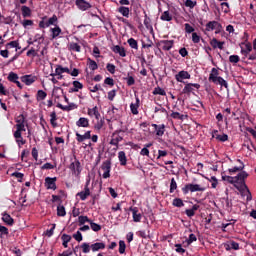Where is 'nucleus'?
<instances>
[{
  "mask_svg": "<svg viewBox=\"0 0 256 256\" xmlns=\"http://www.w3.org/2000/svg\"><path fill=\"white\" fill-rule=\"evenodd\" d=\"M175 79L178 83H183L184 79H191V74L188 71L182 70L175 75Z\"/></svg>",
  "mask_w": 256,
  "mask_h": 256,
  "instance_id": "f3484780",
  "label": "nucleus"
},
{
  "mask_svg": "<svg viewBox=\"0 0 256 256\" xmlns=\"http://www.w3.org/2000/svg\"><path fill=\"white\" fill-rule=\"evenodd\" d=\"M25 125H27V119L25 118V115L20 114L16 118V136L19 137V132L26 131Z\"/></svg>",
  "mask_w": 256,
  "mask_h": 256,
  "instance_id": "7ed1b4c3",
  "label": "nucleus"
},
{
  "mask_svg": "<svg viewBox=\"0 0 256 256\" xmlns=\"http://www.w3.org/2000/svg\"><path fill=\"white\" fill-rule=\"evenodd\" d=\"M15 47H19V40H14L6 44V49H15Z\"/></svg>",
  "mask_w": 256,
  "mask_h": 256,
  "instance_id": "603ef678",
  "label": "nucleus"
},
{
  "mask_svg": "<svg viewBox=\"0 0 256 256\" xmlns=\"http://www.w3.org/2000/svg\"><path fill=\"white\" fill-rule=\"evenodd\" d=\"M69 169L72 175L75 177H80L81 171H83V167L81 166L79 159H77V156L74 155L72 158H70Z\"/></svg>",
  "mask_w": 256,
  "mask_h": 256,
  "instance_id": "f03ea898",
  "label": "nucleus"
},
{
  "mask_svg": "<svg viewBox=\"0 0 256 256\" xmlns=\"http://www.w3.org/2000/svg\"><path fill=\"white\" fill-rule=\"evenodd\" d=\"M184 27H185L186 33H195V28H193V26H191V24L186 23V24H184Z\"/></svg>",
  "mask_w": 256,
  "mask_h": 256,
  "instance_id": "e2e57ef3",
  "label": "nucleus"
},
{
  "mask_svg": "<svg viewBox=\"0 0 256 256\" xmlns=\"http://www.w3.org/2000/svg\"><path fill=\"white\" fill-rule=\"evenodd\" d=\"M47 23L49 27H51V25H55V27H57V23H59V18H57V15L54 14L48 19Z\"/></svg>",
  "mask_w": 256,
  "mask_h": 256,
  "instance_id": "37998d69",
  "label": "nucleus"
},
{
  "mask_svg": "<svg viewBox=\"0 0 256 256\" xmlns=\"http://www.w3.org/2000/svg\"><path fill=\"white\" fill-rule=\"evenodd\" d=\"M73 88L69 89V93H79V90L83 89V83L75 80L72 82Z\"/></svg>",
  "mask_w": 256,
  "mask_h": 256,
  "instance_id": "b1692460",
  "label": "nucleus"
},
{
  "mask_svg": "<svg viewBox=\"0 0 256 256\" xmlns=\"http://www.w3.org/2000/svg\"><path fill=\"white\" fill-rule=\"evenodd\" d=\"M90 249H92L93 253H95L96 251H100V249H105V243L96 242L90 245Z\"/></svg>",
  "mask_w": 256,
  "mask_h": 256,
  "instance_id": "c756f323",
  "label": "nucleus"
},
{
  "mask_svg": "<svg viewBox=\"0 0 256 256\" xmlns=\"http://www.w3.org/2000/svg\"><path fill=\"white\" fill-rule=\"evenodd\" d=\"M127 43L129 45V47H131V49H135L136 51H137V49H139V43L134 38H129L127 40Z\"/></svg>",
  "mask_w": 256,
  "mask_h": 256,
  "instance_id": "f704fd0d",
  "label": "nucleus"
},
{
  "mask_svg": "<svg viewBox=\"0 0 256 256\" xmlns=\"http://www.w3.org/2000/svg\"><path fill=\"white\" fill-rule=\"evenodd\" d=\"M118 12L121 13V15L123 17H129V13H130V10H129V7H125V6H121L118 8Z\"/></svg>",
  "mask_w": 256,
  "mask_h": 256,
  "instance_id": "a19ab883",
  "label": "nucleus"
},
{
  "mask_svg": "<svg viewBox=\"0 0 256 256\" xmlns=\"http://www.w3.org/2000/svg\"><path fill=\"white\" fill-rule=\"evenodd\" d=\"M210 45L213 47V49L223 50V45H225V42H221V41H218L217 38H213L210 41Z\"/></svg>",
  "mask_w": 256,
  "mask_h": 256,
  "instance_id": "a878e982",
  "label": "nucleus"
},
{
  "mask_svg": "<svg viewBox=\"0 0 256 256\" xmlns=\"http://www.w3.org/2000/svg\"><path fill=\"white\" fill-rule=\"evenodd\" d=\"M153 95H162V97H165V95H167V92H165V89L161 88V87H156L154 88V90L152 91Z\"/></svg>",
  "mask_w": 256,
  "mask_h": 256,
  "instance_id": "ea45409f",
  "label": "nucleus"
},
{
  "mask_svg": "<svg viewBox=\"0 0 256 256\" xmlns=\"http://www.w3.org/2000/svg\"><path fill=\"white\" fill-rule=\"evenodd\" d=\"M144 25L146 29H153V26L151 25V18L147 16V12L144 11Z\"/></svg>",
  "mask_w": 256,
  "mask_h": 256,
  "instance_id": "58836bf2",
  "label": "nucleus"
},
{
  "mask_svg": "<svg viewBox=\"0 0 256 256\" xmlns=\"http://www.w3.org/2000/svg\"><path fill=\"white\" fill-rule=\"evenodd\" d=\"M173 207H185V203H183V200L181 198H175L172 201Z\"/></svg>",
  "mask_w": 256,
  "mask_h": 256,
  "instance_id": "49530a36",
  "label": "nucleus"
},
{
  "mask_svg": "<svg viewBox=\"0 0 256 256\" xmlns=\"http://www.w3.org/2000/svg\"><path fill=\"white\" fill-rule=\"evenodd\" d=\"M214 85H220V87H225V89H229V83L226 82L223 77L218 78L217 82Z\"/></svg>",
  "mask_w": 256,
  "mask_h": 256,
  "instance_id": "a18cd8bd",
  "label": "nucleus"
},
{
  "mask_svg": "<svg viewBox=\"0 0 256 256\" xmlns=\"http://www.w3.org/2000/svg\"><path fill=\"white\" fill-rule=\"evenodd\" d=\"M87 65L90 71H97V69H99V65L97 64V62H95V60L91 58H87Z\"/></svg>",
  "mask_w": 256,
  "mask_h": 256,
  "instance_id": "cd10ccee",
  "label": "nucleus"
},
{
  "mask_svg": "<svg viewBox=\"0 0 256 256\" xmlns=\"http://www.w3.org/2000/svg\"><path fill=\"white\" fill-rule=\"evenodd\" d=\"M249 177V173L243 171L238 173L236 176H222V181H227L230 185H233L237 191L240 193H245L247 189V184H245V179Z\"/></svg>",
  "mask_w": 256,
  "mask_h": 256,
  "instance_id": "f257e3e1",
  "label": "nucleus"
},
{
  "mask_svg": "<svg viewBox=\"0 0 256 256\" xmlns=\"http://www.w3.org/2000/svg\"><path fill=\"white\" fill-rule=\"evenodd\" d=\"M165 113L167 114V109H165L162 105L156 106L154 108V113Z\"/></svg>",
  "mask_w": 256,
  "mask_h": 256,
  "instance_id": "0e129e2a",
  "label": "nucleus"
},
{
  "mask_svg": "<svg viewBox=\"0 0 256 256\" xmlns=\"http://www.w3.org/2000/svg\"><path fill=\"white\" fill-rule=\"evenodd\" d=\"M195 89H201V85L197 83H187L184 86L182 93H184L185 95H189L190 93H193Z\"/></svg>",
  "mask_w": 256,
  "mask_h": 256,
  "instance_id": "9d476101",
  "label": "nucleus"
},
{
  "mask_svg": "<svg viewBox=\"0 0 256 256\" xmlns=\"http://www.w3.org/2000/svg\"><path fill=\"white\" fill-rule=\"evenodd\" d=\"M12 177H15L18 180V183H23V177H25V174L21 172H13Z\"/></svg>",
  "mask_w": 256,
  "mask_h": 256,
  "instance_id": "09e8293b",
  "label": "nucleus"
},
{
  "mask_svg": "<svg viewBox=\"0 0 256 256\" xmlns=\"http://www.w3.org/2000/svg\"><path fill=\"white\" fill-rule=\"evenodd\" d=\"M230 63H239L241 61V58H239V55H231L229 56Z\"/></svg>",
  "mask_w": 256,
  "mask_h": 256,
  "instance_id": "69168bd1",
  "label": "nucleus"
},
{
  "mask_svg": "<svg viewBox=\"0 0 256 256\" xmlns=\"http://www.w3.org/2000/svg\"><path fill=\"white\" fill-rule=\"evenodd\" d=\"M207 181H209L210 183H212V189H217V186L219 185V180L217 179V177L215 176H211L210 178L209 177H206Z\"/></svg>",
  "mask_w": 256,
  "mask_h": 256,
  "instance_id": "e433bc0d",
  "label": "nucleus"
},
{
  "mask_svg": "<svg viewBox=\"0 0 256 256\" xmlns=\"http://www.w3.org/2000/svg\"><path fill=\"white\" fill-rule=\"evenodd\" d=\"M57 215L58 217H65V215H67V212L65 211V206L57 207Z\"/></svg>",
  "mask_w": 256,
  "mask_h": 256,
  "instance_id": "3c124183",
  "label": "nucleus"
},
{
  "mask_svg": "<svg viewBox=\"0 0 256 256\" xmlns=\"http://www.w3.org/2000/svg\"><path fill=\"white\" fill-rule=\"evenodd\" d=\"M216 139L218 141H221L222 143H225V141L229 140V136L227 134H221V135H217Z\"/></svg>",
  "mask_w": 256,
  "mask_h": 256,
  "instance_id": "680f3d73",
  "label": "nucleus"
},
{
  "mask_svg": "<svg viewBox=\"0 0 256 256\" xmlns=\"http://www.w3.org/2000/svg\"><path fill=\"white\" fill-rule=\"evenodd\" d=\"M103 125H105V121L103 119H98L97 122L94 125V128L97 131H101V129H103Z\"/></svg>",
  "mask_w": 256,
  "mask_h": 256,
  "instance_id": "8fccbe9b",
  "label": "nucleus"
},
{
  "mask_svg": "<svg viewBox=\"0 0 256 256\" xmlns=\"http://www.w3.org/2000/svg\"><path fill=\"white\" fill-rule=\"evenodd\" d=\"M2 221L6 223V225H9L10 227L14 225L15 220H13V217L9 215L8 213H3L2 214Z\"/></svg>",
  "mask_w": 256,
  "mask_h": 256,
  "instance_id": "393cba45",
  "label": "nucleus"
},
{
  "mask_svg": "<svg viewBox=\"0 0 256 256\" xmlns=\"http://www.w3.org/2000/svg\"><path fill=\"white\" fill-rule=\"evenodd\" d=\"M36 99L37 101H45V99H47V92L43 90H38L36 94Z\"/></svg>",
  "mask_w": 256,
  "mask_h": 256,
  "instance_id": "c9c22d12",
  "label": "nucleus"
},
{
  "mask_svg": "<svg viewBox=\"0 0 256 256\" xmlns=\"http://www.w3.org/2000/svg\"><path fill=\"white\" fill-rule=\"evenodd\" d=\"M222 11L223 13H229V3L227 2H222L221 3Z\"/></svg>",
  "mask_w": 256,
  "mask_h": 256,
  "instance_id": "774afa93",
  "label": "nucleus"
},
{
  "mask_svg": "<svg viewBox=\"0 0 256 256\" xmlns=\"http://www.w3.org/2000/svg\"><path fill=\"white\" fill-rule=\"evenodd\" d=\"M119 133H123V130L120 129L113 132L112 138L110 140V145L116 147L115 149H119V143L123 141V136H121Z\"/></svg>",
  "mask_w": 256,
  "mask_h": 256,
  "instance_id": "423d86ee",
  "label": "nucleus"
},
{
  "mask_svg": "<svg viewBox=\"0 0 256 256\" xmlns=\"http://www.w3.org/2000/svg\"><path fill=\"white\" fill-rule=\"evenodd\" d=\"M125 249H127V245L125 244V241L120 240L119 241V253H120V255H123V253H125Z\"/></svg>",
  "mask_w": 256,
  "mask_h": 256,
  "instance_id": "5fc2aeb1",
  "label": "nucleus"
},
{
  "mask_svg": "<svg viewBox=\"0 0 256 256\" xmlns=\"http://www.w3.org/2000/svg\"><path fill=\"white\" fill-rule=\"evenodd\" d=\"M240 163L239 166H234L228 169L229 175H235V173H243V169H245V164L240 159L237 160Z\"/></svg>",
  "mask_w": 256,
  "mask_h": 256,
  "instance_id": "f8f14e48",
  "label": "nucleus"
},
{
  "mask_svg": "<svg viewBox=\"0 0 256 256\" xmlns=\"http://www.w3.org/2000/svg\"><path fill=\"white\" fill-rule=\"evenodd\" d=\"M90 180H88L85 184L84 190L77 193V197H80L81 201H85L89 195H91V190L89 189Z\"/></svg>",
  "mask_w": 256,
  "mask_h": 256,
  "instance_id": "9b49d317",
  "label": "nucleus"
},
{
  "mask_svg": "<svg viewBox=\"0 0 256 256\" xmlns=\"http://www.w3.org/2000/svg\"><path fill=\"white\" fill-rule=\"evenodd\" d=\"M87 115L89 117H95L96 120L101 119V113L99 112V107L97 106H94L93 108H88Z\"/></svg>",
  "mask_w": 256,
  "mask_h": 256,
  "instance_id": "a211bd4d",
  "label": "nucleus"
},
{
  "mask_svg": "<svg viewBox=\"0 0 256 256\" xmlns=\"http://www.w3.org/2000/svg\"><path fill=\"white\" fill-rule=\"evenodd\" d=\"M86 139H91V131H86L83 135L76 132V141H78V143H83Z\"/></svg>",
  "mask_w": 256,
  "mask_h": 256,
  "instance_id": "4be33fe9",
  "label": "nucleus"
},
{
  "mask_svg": "<svg viewBox=\"0 0 256 256\" xmlns=\"http://www.w3.org/2000/svg\"><path fill=\"white\" fill-rule=\"evenodd\" d=\"M161 21H173V15L169 12V10H166L162 13L160 16Z\"/></svg>",
  "mask_w": 256,
  "mask_h": 256,
  "instance_id": "72a5a7b5",
  "label": "nucleus"
},
{
  "mask_svg": "<svg viewBox=\"0 0 256 256\" xmlns=\"http://www.w3.org/2000/svg\"><path fill=\"white\" fill-rule=\"evenodd\" d=\"M44 187L47 190H57V177H46L44 180Z\"/></svg>",
  "mask_w": 256,
  "mask_h": 256,
  "instance_id": "0eeeda50",
  "label": "nucleus"
},
{
  "mask_svg": "<svg viewBox=\"0 0 256 256\" xmlns=\"http://www.w3.org/2000/svg\"><path fill=\"white\" fill-rule=\"evenodd\" d=\"M63 73H65L63 67L61 65H56L55 73L51 74V76L55 77V75H63Z\"/></svg>",
  "mask_w": 256,
  "mask_h": 256,
  "instance_id": "864d4df0",
  "label": "nucleus"
},
{
  "mask_svg": "<svg viewBox=\"0 0 256 256\" xmlns=\"http://www.w3.org/2000/svg\"><path fill=\"white\" fill-rule=\"evenodd\" d=\"M76 7H78L80 11H87L91 9V4L85 0H76Z\"/></svg>",
  "mask_w": 256,
  "mask_h": 256,
  "instance_id": "aec40b11",
  "label": "nucleus"
},
{
  "mask_svg": "<svg viewBox=\"0 0 256 256\" xmlns=\"http://www.w3.org/2000/svg\"><path fill=\"white\" fill-rule=\"evenodd\" d=\"M240 49V53L243 56L242 59H247V57H249V53L253 51V45L251 42H242L240 43Z\"/></svg>",
  "mask_w": 256,
  "mask_h": 256,
  "instance_id": "39448f33",
  "label": "nucleus"
},
{
  "mask_svg": "<svg viewBox=\"0 0 256 256\" xmlns=\"http://www.w3.org/2000/svg\"><path fill=\"white\" fill-rule=\"evenodd\" d=\"M219 78H221V76H219V70H217V68H212L208 81H210V83H217V81L219 80Z\"/></svg>",
  "mask_w": 256,
  "mask_h": 256,
  "instance_id": "6ab92c4d",
  "label": "nucleus"
},
{
  "mask_svg": "<svg viewBox=\"0 0 256 256\" xmlns=\"http://www.w3.org/2000/svg\"><path fill=\"white\" fill-rule=\"evenodd\" d=\"M22 83H25V85H33L37 81V76L33 75H24L21 77Z\"/></svg>",
  "mask_w": 256,
  "mask_h": 256,
  "instance_id": "412c9836",
  "label": "nucleus"
},
{
  "mask_svg": "<svg viewBox=\"0 0 256 256\" xmlns=\"http://www.w3.org/2000/svg\"><path fill=\"white\" fill-rule=\"evenodd\" d=\"M76 125L78 127H83L84 129H86L87 127H89V120L85 117H80L78 121H76Z\"/></svg>",
  "mask_w": 256,
  "mask_h": 256,
  "instance_id": "bb28decb",
  "label": "nucleus"
},
{
  "mask_svg": "<svg viewBox=\"0 0 256 256\" xmlns=\"http://www.w3.org/2000/svg\"><path fill=\"white\" fill-rule=\"evenodd\" d=\"M111 51L116 55H119V57H127V50H125V47L123 46L114 45L111 47Z\"/></svg>",
  "mask_w": 256,
  "mask_h": 256,
  "instance_id": "ddd939ff",
  "label": "nucleus"
},
{
  "mask_svg": "<svg viewBox=\"0 0 256 256\" xmlns=\"http://www.w3.org/2000/svg\"><path fill=\"white\" fill-rule=\"evenodd\" d=\"M21 25L24 27V29H27V27H33V20H23L21 22Z\"/></svg>",
  "mask_w": 256,
  "mask_h": 256,
  "instance_id": "052dcab7",
  "label": "nucleus"
},
{
  "mask_svg": "<svg viewBox=\"0 0 256 256\" xmlns=\"http://www.w3.org/2000/svg\"><path fill=\"white\" fill-rule=\"evenodd\" d=\"M197 6V1L186 0L185 7H189L190 9H194Z\"/></svg>",
  "mask_w": 256,
  "mask_h": 256,
  "instance_id": "4d7b16f0",
  "label": "nucleus"
},
{
  "mask_svg": "<svg viewBox=\"0 0 256 256\" xmlns=\"http://www.w3.org/2000/svg\"><path fill=\"white\" fill-rule=\"evenodd\" d=\"M152 127L156 137H163L165 135V124H152Z\"/></svg>",
  "mask_w": 256,
  "mask_h": 256,
  "instance_id": "dca6fc26",
  "label": "nucleus"
},
{
  "mask_svg": "<svg viewBox=\"0 0 256 256\" xmlns=\"http://www.w3.org/2000/svg\"><path fill=\"white\" fill-rule=\"evenodd\" d=\"M189 191L190 193H195L197 191H205V187H201V185L199 184H186L182 188V192L184 193V195H187Z\"/></svg>",
  "mask_w": 256,
  "mask_h": 256,
  "instance_id": "20e7f679",
  "label": "nucleus"
},
{
  "mask_svg": "<svg viewBox=\"0 0 256 256\" xmlns=\"http://www.w3.org/2000/svg\"><path fill=\"white\" fill-rule=\"evenodd\" d=\"M176 189H177V181H175V178H172L170 182V193H175Z\"/></svg>",
  "mask_w": 256,
  "mask_h": 256,
  "instance_id": "6e6d98bb",
  "label": "nucleus"
},
{
  "mask_svg": "<svg viewBox=\"0 0 256 256\" xmlns=\"http://www.w3.org/2000/svg\"><path fill=\"white\" fill-rule=\"evenodd\" d=\"M21 11H22V17L24 18L31 17V8H29V6H22Z\"/></svg>",
  "mask_w": 256,
  "mask_h": 256,
  "instance_id": "4c0bfd02",
  "label": "nucleus"
},
{
  "mask_svg": "<svg viewBox=\"0 0 256 256\" xmlns=\"http://www.w3.org/2000/svg\"><path fill=\"white\" fill-rule=\"evenodd\" d=\"M8 81H10L11 83H15L19 80V75H17V73L15 72H10L8 74V77H7Z\"/></svg>",
  "mask_w": 256,
  "mask_h": 256,
  "instance_id": "c03bdc74",
  "label": "nucleus"
},
{
  "mask_svg": "<svg viewBox=\"0 0 256 256\" xmlns=\"http://www.w3.org/2000/svg\"><path fill=\"white\" fill-rule=\"evenodd\" d=\"M103 179H109L111 177V160H106L101 165Z\"/></svg>",
  "mask_w": 256,
  "mask_h": 256,
  "instance_id": "6e6552de",
  "label": "nucleus"
},
{
  "mask_svg": "<svg viewBox=\"0 0 256 256\" xmlns=\"http://www.w3.org/2000/svg\"><path fill=\"white\" fill-rule=\"evenodd\" d=\"M81 249H82L83 253H89L91 251V246L89 245V243L84 242L81 245Z\"/></svg>",
  "mask_w": 256,
  "mask_h": 256,
  "instance_id": "bf43d9fd",
  "label": "nucleus"
},
{
  "mask_svg": "<svg viewBox=\"0 0 256 256\" xmlns=\"http://www.w3.org/2000/svg\"><path fill=\"white\" fill-rule=\"evenodd\" d=\"M68 49L70 51H73L74 53H81V45H79L78 43H75V42H71L68 45Z\"/></svg>",
  "mask_w": 256,
  "mask_h": 256,
  "instance_id": "7c9ffc66",
  "label": "nucleus"
},
{
  "mask_svg": "<svg viewBox=\"0 0 256 256\" xmlns=\"http://www.w3.org/2000/svg\"><path fill=\"white\" fill-rule=\"evenodd\" d=\"M141 101L139 100V97L136 96V102L130 104V111L132 115H139V105Z\"/></svg>",
  "mask_w": 256,
  "mask_h": 256,
  "instance_id": "5701e85b",
  "label": "nucleus"
},
{
  "mask_svg": "<svg viewBox=\"0 0 256 256\" xmlns=\"http://www.w3.org/2000/svg\"><path fill=\"white\" fill-rule=\"evenodd\" d=\"M90 227H91L92 231H95V232L101 231V225L93 222L92 220L90 221Z\"/></svg>",
  "mask_w": 256,
  "mask_h": 256,
  "instance_id": "13d9d810",
  "label": "nucleus"
},
{
  "mask_svg": "<svg viewBox=\"0 0 256 256\" xmlns=\"http://www.w3.org/2000/svg\"><path fill=\"white\" fill-rule=\"evenodd\" d=\"M78 223L80 226L85 225V223H91V219H89V217H87V216H79Z\"/></svg>",
  "mask_w": 256,
  "mask_h": 256,
  "instance_id": "de8ad7c7",
  "label": "nucleus"
},
{
  "mask_svg": "<svg viewBox=\"0 0 256 256\" xmlns=\"http://www.w3.org/2000/svg\"><path fill=\"white\" fill-rule=\"evenodd\" d=\"M118 159L122 167H125V165H127V155L125 154V151H120L118 153Z\"/></svg>",
  "mask_w": 256,
  "mask_h": 256,
  "instance_id": "c85d7f7f",
  "label": "nucleus"
},
{
  "mask_svg": "<svg viewBox=\"0 0 256 256\" xmlns=\"http://www.w3.org/2000/svg\"><path fill=\"white\" fill-rule=\"evenodd\" d=\"M50 123L52 127H57V112L53 111L50 114Z\"/></svg>",
  "mask_w": 256,
  "mask_h": 256,
  "instance_id": "79ce46f5",
  "label": "nucleus"
},
{
  "mask_svg": "<svg viewBox=\"0 0 256 256\" xmlns=\"http://www.w3.org/2000/svg\"><path fill=\"white\" fill-rule=\"evenodd\" d=\"M22 132H19V136H17V132H14V138L16 140V143L18 145V147H21V145H25V143H27V141H25L23 139V136L21 134Z\"/></svg>",
  "mask_w": 256,
  "mask_h": 256,
  "instance_id": "2f4dec72",
  "label": "nucleus"
},
{
  "mask_svg": "<svg viewBox=\"0 0 256 256\" xmlns=\"http://www.w3.org/2000/svg\"><path fill=\"white\" fill-rule=\"evenodd\" d=\"M214 29H216V34L221 33L223 26L217 21H210L206 24V31H214Z\"/></svg>",
  "mask_w": 256,
  "mask_h": 256,
  "instance_id": "1a4fd4ad",
  "label": "nucleus"
},
{
  "mask_svg": "<svg viewBox=\"0 0 256 256\" xmlns=\"http://www.w3.org/2000/svg\"><path fill=\"white\" fill-rule=\"evenodd\" d=\"M50 32L52 39H57V37H59V34L61 33V27L56 25L54 28L50 29Z\"/></svg>",
  "mask_w": 256,
  "mask_h": 256,
  "instance_id": "473e14b6",
  "label": "nucleus"
},
{
  "mask_svg": "<svg viewBox=\"0 0 256 256\" xmlns=\"http://www.w3.org/2000/svg\"><path fill=\"white\" fill-rule=\"evenodd\" d=\"M129 210L132 212V217L134 223H141V219L143 218V215L139 213V208L137 207H130Z\"/></svg>",
  "mask_w": 256,
  "mask_h": 256,
  "instance_id": "2eb2a0df",
  "label": "nucleus"
},
{
  "mask_svg": "<svg viewBox=\"0 0 256 256\" xmlns=\"http://www.w3.org/2000/svg\"><path fill=\"white\" fill-rule=\"evenodd\" d=\"M175 41L173 40H161L158 45L162 47L163 51H171L173 49Z\"/></svg>",
  "mask_w": 256,
  "mask_h": 256,
  "instance_id": "4468645a",
  "label": "nucleus"
},
{
  "mask_svg": "<svg viewBox=\"0 0 256 256\" xmlns=\"http://www.w3.org/2000/svg\"><path fill=\"white\" fill-rule=\"evenodd\" d=\"M106 69L109 73H111V75H114V73H115V64L108 63L106 65Z\"/></svg>",
  "mask_w": 256,
  "mask_h": 256,
  "instance_id": "338daca9",
  "label": "nucleus"
}]
</instances>
